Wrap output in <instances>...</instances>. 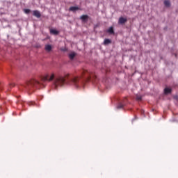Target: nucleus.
Masks as SVG:
<instances>
[{
    "instance_id": "obj_1",
    "label": "nucleus",
    "mask_w": 178,
    "mask_h": 178,
    "mask_svg": "<svg viewBox=\"0 0 178 178\" xmlns=\"http://www.w3.org/2000/svg\"><path fill=\"white\" fill-rule=\"evenodd\" d=\"M79 76H74V74H65L63 76L58 75L55 77V74L50 72L46 74L42 78V81H54V84L55 88L58 87H63L65 86V83L68 84H72L76 87V88H80L81 87H84L86 81H92V83H95L97 81V76L86 70H81L79 71Z\"/></svg>"
},
{
    "instance_id": "obj_2",
    "label": "nucleus",
    "mask_w": 178,
    "mask_h": 178,
    "mask_svg": "<svg viewBox=\"0 0 178 178\" xmlns=\"http://www.w3.org/2000/svg\"><path fill=\"white\" fill-rule=\"evenodd\" d=\"M41 86V83L35 79H31V81H28L26 83V88L30 90L31 87H40Z\"/></svg>"
},
{
    "instance_id": "obj_3",
    "label": "nucleus",
    "mask_w": 178,
    "mask_h": 178,
    "mask_svg": "<svg viewBox=\"0 0 178 178\" xmlns=\"http://www.w3.org/2000/svg\"><path fill=\"white\" fill-rule=\"evenodd\" d=\"M127 22V18H124L123 17H120L118 20L119 24H124Z\"/></svg>"
},
{
    "instance_id": "obj_4",
    "label": "nucleus",
    "mask_w": 178,
    "mask_h": 178,
    "mask_svg": "<svg viewBox=\"0 0 178 178\" xmlns=\"http://www.w3.org/2000/svg\"><path fill=\"white\" fill-rule=\"evenodd\" d=\"M33 15L35 17H38V19H40V17H41V13H40V11H38L37 10H33Z\"/></svg>"
},
{
    "instance_id": "obj_5",
    "label": "nucleus",
    "mask_w": 178,
    "mask_h": 178,
    "mask_svg": "<svg viewBox=\"0 0 178 178\" xmlns=\"http://www.w3.org/2000/svg\"><path fill=\"white\" fill-rule=\"evenodd\" d=\"M79 9H80V8L77 6H71L69 8V11L70 12H76V11L79 10Z\"/></svg>"
},
{
    "instance_id": "obj_6",
    "label": "nucleus",
    "mask_w": 178,
    "mask_h": 178,
    "mask_svg": "<svg viewBox=\"0 0 178 178\" xmlns=\"http://www.w3.org/2000/svg\"><path fill=\"white\" fill-rule=\"evenodd\" d=\"M80 19L82 20V22H87V20H88V15H81Z\"/></svg>"
},
{
    "instance_id": "obj_7",
    "label": "nucleus",
    "mask_w": 178,
    "mask_h": 178,
    "mask_svg": "<svg viewBox=\"0 0 178 178\" xmlns=\"http://www.w3.org/2000/svg\"><path fill=\"white\" fill-rule=\"evenodd\" d=\"M45 51H47V52H51V51H52V46H51V44H47L45 45Z\"/></svg>"
},
{
    "instance_id": "obj_8",
    "label": "nucleus",
    "mask_w": 178,
    "mask_h": 178,
    "mask_svg": "<svg viewBox=\"0 0 178 178\" xmlns=\"http://www.w3.org/2000/svg\"><path fill=\"white\" fill-rule=\"evenodd\" d=\"M50 34H54V35H58V34H59V31H56V29H50Z\"/></svg>"
},
{
    "instance_id": "obj_9",
    "label": "nucleus",
    "mask_w": 178,
    "mask_h": 178,
    "mask_svg": "<svg viewBox=\"0 0 178 178\" xmlns=\"http://www.w3.org/2000/svg\"><path fill=\"white\" fill-rule=\"evenodd\" d=\"M172 92V89L171 88H165L164 89V94H170Z\"/></svg>"
},
{
    "instance_id": "obj_10",
    "label": "nucleus",
    "mask_w": 178,
    "mask_h": 178,
    "mask_svg": "<svg viewBox=\"0 0 178 178\" xmlns=\"http://www.w3.org/2000/svg\"><path fill=\"white\" fill-rule=\"evenodd\" d=\"M112 41L109 39H105L104 41V45H108V44H111Z\"/></svg>"
},
{
    "instance_id": "obj_11",
    "label": "nucleus",
    "mask_w": 178,
    "mask_h": 178,
    "mask_svg": "<svg viewBox=\"0 0 178 178\" xmlns=\"http://www.w3.org/2000/svg\"><path fill=\"white\" fill-rule=\"evenodd\" d=\"M74 56H76V53L74 52H72L71 54H69V58L71 60L74 59Z\"/></svg>"
},
{
    "instance_id": "obj_12",
    "label": "nucleus",
    "mask_w": 178,
    "mask_h": 178,
    "mask_svg": "<svg viewBox=\"0 0 178 178\" xmlns=\"http://www.w3.org/2000/svg\"><path fill=\"white\" fill-rule=\"evenodd\" d=\"M107 32L109 33V34H115V31H113V27H110Z\"/></svg>"
},
{
    "instance_id": "obj_13",
    "label": "nucleus",
    "mask_w": 178,
    "mask_h": 178,
    "mask_svg": "<svg viewBox=\"0 0 178 178\" xmlns=\"http://www.w3.org/2000/svg\"><path fill=\"white\" fill-rule=\"evenodd\" d=\"M164 5L167 8H169V6H170V1L169 0L164 1Z\"/></svg>"
},
{
    "instance_id": "obj_14",
    "label": "nucleus",
    "mask_w": 178,
    "mask_h": 178,
    "mask_svg": "<svg viewBox=\"0 0 178 178\" xmlns=\"http://www.w3.org/2000/svg\"><path fill=\"white\" fill-rule=\"evenodd\" d=\"M124 106V104H122V103H120V104L118 105L117 108H118V109H122V108H123Z\"/></svg>"
},
{
    "instance_id": "obj_15",
    "label": "nucleus",
    "mask_w": 178,
    "mask_h": 178,
    "mask_svg": "<svg viewBox=\"0 0 178 178\" xmlns=\"http://www.w3.org/2000/svg\"><path fill=\"white\" fill-rule=\"evenodd\" d=\"M143 99V97L141 95H136V101H141Z\"/></svg>"
},
{
    "instance_id": "obj_16",
    "label": "nucleus",
    "mask_w": 178,
    "mask_h": 178,
    "mask_svg": "<svg viewBox=\"0 0 178 178\" xmlns=\"http://www.w3.org/2000/svg\"><path fill=\"white\" fill-rule=\"evenodd\" d=\"M24 13H26V15H29V13H30V9H25Z\"/></svg>"
},
{
    "instance_id": "obj_17",
    "label": "nucleus",
    "mask_w": 178,
    "mask_h": 178,
    "mask_svg": "<svg viewBox=\"0 0 178 178\" xmlns=\"http://www.w3.org/2000/svg\"><path fill=\"white\" fill-rule=\"evenodd\" d=\"M10 87H15V83H10Z\"/></svg>"
}]
</instances>
